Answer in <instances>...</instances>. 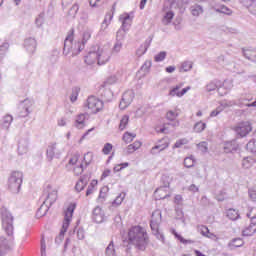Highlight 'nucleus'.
I'll list each match as a JSON object with an SVG mask.
<instances>
[{
    "label": "nucleus",
    "instance_id": "1",
    "mask_svg": "<svg viewBox=\"0 0 256 256\" xmlns=\"http://www.w3.org/2000/svg\"><path fill=\"white\" fill-rule=\"evenodd\" d=\"M128 243L134 245L140 251L147 247V232L141 226L131 227L128 231Z\"/></svg>",
    "mask_w": 256,
    "mask_h": 256
},
{
    "label": "nucleus",
    "instance_id": "2",
    "mask_svg": "<svg viewBox=\"0 0 256 256\" xmlns=\"http://www.w3.org/2000/svg\"><path fill=\"white\" fill-rule=\"evenodd\" d=\"M43 197H45L44 202L36 212V217L38 218L45 217L49 208L57 201V189L53 188L51 184H48L44 189Z\"/></svg>",
    "mask_w": 256,
    "mask_h": 256
},
{
    "label": "nucleus",
    "instance_id": "3",
    "mask_svg": "<svg viewBox=\"0 0 256 256\" xmlns=\"http://www.w3.org/2000/svg\"><path fill=\"white\" fill-rule=\"evenodd\" d=\"M83 49H85V45H83L81 42L73 43V36L69 35L64 41L63 55L67 57V55L72 53V57H75L79 55Z\"/></svg>",
    "mask_w": 256,
    "mask_h": 256
},
{
    "label": "nucleus",
    "instance_id": "4",
    "mask_svg": "<svg viewBox=\"0 0 256 256\" xmlns=\"http://www.w3.org/2000/svg\"><path fill=\"white\" fill-rule=\"evenodd\" d=\"M76 208H77L76 203H71L67 207V209L65 211L62 229H61L59 235L55 239L56 243H61V241H63V238L65 237V233H67V229H69V224L71 223V219H73V213L75 212Z\"/></svg>",
    "mask_w": 256,
    "mask_h": 256
},
{
    "label": "nucleus",
    "instance_id": "5",
    "mask_svg": "<svg viewBox=\"0 0 256 256\" xmlns=\"http://www.w3.org/2000/svg\"><path fill=\"white\" fill-rule=\"evenodd\" d=\"M23 185V172L13 171L8 178V189L11 193L17 194Z\"/></svg>",
    "mask_w": 256,
    "mask_h": 256
},
{
    "label": "nucleus",
    "instance_id": "6",
    "mask_svg": "<svg viewBox=\"0 0 256 256\" xmlns=\"http://www.w3.org/2000/svg\"><path fill=\"white\" fill-rule=\"evenodd\" d=\"M1 219H2V228L4 229L5 233L8 237H12L13 235V215L11 212L7 210V208H1Z\"/></svg>",
    "mask_w": 256,
    "mask_h": 256
},
{
    "label": "nucleus",
    "instance_id": "7",
    "mask_svg": "<svg viewBox=\"0 0 256 256\" xmlns=\"http://www.w3.org/2000/svg\"><path fill=\"white\" fill-rule=\"evenodd\" d=\"M233 131L238 137L243 138L247 137L253 131V126L249 121H242L233 127Z\"/></svg>",
    "mask_w": 256,
    "mask_h": 256
},
{
    "label": "nucleus",
    "instance_id": "8",
    "mask_svg": "<svg viewBox=\"0 0 256 256\" xmlns=\"http://www.w3.org/2000/svg\"><path fill=\"white\" fill-rule=\"evenodd\" d=\"M164 16L162 19L163 25H169L173 18L175 17V12H173V2L166 1L163 7Z\"/></svg>",
    "mask_w": 256,
    "mask_h": 256
},
{
    "label": "nucleus",
    "instance_id": "9",
    "mask_svg": "<svg viewBox=\"0 0 256 256\" xmlns=\"http://www.w3.org/2000/svg\"><path fill=\"white\" fill-rule=\"evenodd\" d=\"M96 53L98 57V65L109 63V60L111 59V50H109V48L96 46Z\"/></svg>",
    "mask_w": 256,
    "mask_h": 256
},
{
    "label": "nucleus",
    "instance_id": "10",
    "mask_svg": "<svg viewBox=\"0 0 256 256\" xmlns=\"http://www.w3.org/2000/svg\"><path fill=\"white\" fill-rule=\"evenodd\" d=\"M86 106L92 113H99L103 109V101L95 96H90L87 99Z\"/></svg>",
    "mask_w": 256,
    "mask_h": 256
},
{
    "label": "nucleus",
    "instance_id": "11",
    "mask_svg": "<svg viewBox=\"0 0 256 256\" xmlns=\"http://www.w3.org/2000/svg\"><path fill=\"white\" fill-rule=\"evenodd\" d=\"M134 98H135V93L132 90L126 91L122 95V99L119 104L120 109H127L131 105V103H133Z\"/></svg>",
    "mask_w": 256,
    "mask_h": 256
},
{
    "label": "nucleus",
    "instance_id": "12",
    "mask_svg": "<svg viewBox=\"0 0 256 256\" xmlns=\"http://www.w3.org/2000/svg\"><path fill=\"white\" fill-rule=\"evenodd\" d=\"M160 223H161V210H155L152 213V218L150 221V227L155 234L159 233Z\"/></svg>",
    "mask_w": 256,
    "mask_h": 256
},
{
    "label": "nucleus",
    "instance_id": "13",
    "mask_svg": "<svg viewBox=\"0 0 256 256\" xmlns=\"http://www.w3.org/2000/svg\"><path fill=\"white\" fill-rule=\"evenodd\" d=\"M63 153V149H59V146H57V143H52L48 146L46 155L49 159V161H53L54 157H59Z\"/></svg>",
    "mask_w": 256,
    "mask_h": 256
},
{
    "label": "nucleus",
    "instance_id": "14",
    "mask_svg": "<svg viewBox=\"0 0 256 256\" xmlns=\"http://www.w3.org/2000/svg\"><path fill=\"white\" fill-rule=\"evenodd\" d=\"M31 107H33V102L31 100L25 99L22 101L19 105L20 117H28L31 113Z\"/></svg>",
    "mask_w": 256,
    "mask_h": 256
},
{
    "label": "nucleus",
    "instance_id": "15",
    "mask_svg": "<svg viewBox=\"0 0 256 256\" xmlns=\"http://www.w3.org/2000/svg\"><path fill=\"white\" fill-rule=\"evenodd\" d=\"M169 147V139L162 138L160 139L154 147L151 149L152 155H157V153H161V151H165Z\"/></svg>",
    "mask_w": 256,
    "mask_h": 256
},
{
    "label": "nucleus",
    "instance_id": "16",
    "mask_svg": "<svg viewBox=\"0 0 256 256\" xmlns=\"http://www.w3.org/2000/svg\"><path fill=\"white\" fill-rule=\"evenodd\" d=\"M183 85V83H180L176 85L173 89H171L169 92L170 97H175V95L176 97H183V95H185L187 91H191V86H187L186 88H183L181 91H179V89H181Z\"/></svg>",
    "mask_w": 256,
    "mask_h": 256
},
{
    "label": "nucleus",
    "instance_id": "17",
    "mask_svg": "<svg viewBox=\"0 0 256 256\" xmlns=\"http://www.w3.org/2000/svg\"><path fill=\"white\" fill-rule=\"evenodd\" d=\"M89 181H91V175L86 174L80 177L79 181L75 185V189L78 193H81L85 187L89 184Z\"/></svg>",
    "mask_w": 256,
    "mask_h": 256
},
{
    "label": "nucleus",
    "instance_id": "18",
    "mask_svg": "<svg viewBox=\"0 0 256 256\" xmlns=\"http://www.w3.org/2000/svg\"><path fill=\"white\" fill-rule=\"evenodd\" d=\"M154 195L158 200L167 199V197H171V194L169 193V186L165 185L156 189Z\"/></svg>",
    "mask_w": 256,
    "mask_h": 256
},
{
    "label": "nucleus",
    "instance_id": "19",
    "mask_svg": "<svg viewBox=\"0 0 256 256\" xmlns=\"http://www.w3.org/2000/svg\"><path fill=\"white\" fill-rule=\"evenodd\" d=\"M84 61L86 65H95V63H98L97 47H94L90 52H88Z\"/></svg>",
    "mask_w": 256,
    "mask_h": 256
},
{
    "label": "nucleus",
    "instance_id": "20",
    "mask_svg": "<svg viewBox=\"0 0 256 256\" xmlns=\"http://www.w3.org/2000/svg\"><path fill=\"white\" fill-rule=\"evenodd\" d=\"M235 105H237L235 101L222 102L219 107L210 113V117H217V115H219L223 109H227V107H233Z\"/></svg>",
    "mask_w": 256,
    "mask_h": 256
},
{
    "label": "nucleus",
    "instance_id": "21",
    "mask_svg": "<svg viewBox=\"0 0 256 256\" xmlns=\"http://www.w3.org/2000/svg\"><path fill=\"white\" fill-rule=\"evenodd\" d=\"M92 219L95 221V223H103L105 220V212H103V209L101 207L97 206L93 210Z\"/></svg>",
    "mask_w": 256,
    "mask_h": 256
},
{
    "label": "nucleus",
    "instance_id": "22",
    "mask_svg": "<svg viewBox=\"0 0 256 256\" xmlns=\"http://www.w3.org/2000/svg\"><path fill=\"white\" fill-rule=\"evenodd\" d=\"M237 151H239V144L237 143V140H232L224 145L225 153H235Z\"/></svg>",
    "mask_w": 256,
    "mask_h": 256
},
{
    "label": "nucleus",
    "instance_id": "23",
    "mask_svg": "<svg viewBox=\"0 0 256 256\" xmlns=\"http://www.w3.org/2000/svg\"><path fill=\"white\" fill-rule=\"evenodd\" d=\"M222 85L223 82H221L220 80H212L206 85V91L210 93L211 91H215V89H218V93H221V89H219V87H222Z\"/></svg>",
    "mask_w": 256,
    "mask_h": 256
},
{
    "label": "nucleus",
    "instance_id": "24",
    "mask_svg": "<svg viewBox=\"0 0 256 256\" xmlns=\"http://www.w3.org/2000/svg\"><path fill=\"white\" fill-rule=\"evenodd\" d=\"M212 10L216 13H222L223 15H231L233 11L225 5L212 4Z\"/></svg>",
    "mask_w": 256,
    "mask_h": 256
},
{
    "label": "nucleus",
    "instance_id": "25",
    "mask_svg": "<svg viewBox=\"0 0 256 256\" xmlns=\"http://www.w3.org/2000/svg\"><path fill=\"white\" fill-rule=\"evenodd\" d=\"M29 151V140L21 139L18 143V154L19 155H26Z\"/></svg>",
    "mask_w": 256,
    "mask_h": 256
},
{
    "label": "nucleus",
    "instance_id": "26",
    "mask_svg": "<svg viewBox=\"0 0 256 256\" xmlns=\"http://www.w3.org/2000/svg\"><path fill=\"white\" fill-rule=\"evenodd\" d=\"M24 45L28 53H35V49H37V40L34 38H28L25 40Z\"/></svg>",
    "mask_w": 256,
    "mask_h": 256
},
{
    "label": "nucleus",
    "instance_id": "27",
    "mask_svg": "<svg viewBox=\"0 0 256 256\" xmlns=\"http://www.w3.org/2000/svg\"><path fill=\"white\" fill-rule=\"evenodd\" d=\"M11 247L9 246V242L7 241V238L4 236H0V255L3 256L7 251H9Z\"/></svg>",
    "mask_w": 256,
    "mask_h": 256
},
{
    "label": "nucleus",
    "instance_id": "28",
    "mask_svg": "<svg viewBox=\"0 0 256 256\" xmlns=\"http://www.w3.org/2000/svg\"><path fill=\"white\" fill-rule=\"evenodd\" d=\"M242 53L246 59H248L249 61H254L256 63L255 49H242Z\"/></svg>",
    "mask_w": 256,
    "mask_h": 256
},
{
    "label": "nucleus",
    "instance_id": "29",
    "mask_svg": "<svg viewBox=\"0 0 256 256\" xmlns=\"http://www.w3.org/2000/svg\"><path fill=\"white\" fill-rule=\"evenodd\" d=\"M175 127H179V121L164 124V126L160 129V133H171V129L173 130Z\"/></svg>",
    "mask_w": 256,
    "mask_h": 256
},
{
    "label": "nucleus",
    "instance_id": "30",
    "mask_svg": "<svg viewBox=\"0 0 256 256\" xmlns=\"http://www.w3.org/2000/svg\"><path fill=\"white\" fill-rule=\"evenodd\" d=\"M85 119H87V114H79L77 117H76V120H75V127L77 129H83V127H85Z\"/></svg>",
    "mask_w": 256,
    "mask_h": 256
},
{
    "label": "nucleus",
    "instance_id": "31",
    "mask_svg": "<svg viewBox=\"0 0 256 256\" xmlns=\"http://www.w3.org/2000/svg\"><path fill=\"white\" fill-rule=\"evenodd\" d=\"M190 12L192 13L193 17H199V15H203V6L194 4L190 7Z\"/></svg>",
    "mask_w": 256,
    "mask_h": 256
},
{
    "label": "nucleus",
    "instance_id": "32",
    "mask_svg": "<svg viewBox=\"0 0 256 256\" xmlns=\"http://www.w3.org/2000/svg\"><path fill=\"white\" fill-rule=\"evenodd\" d=\"M120 21H122V29L129 31V27H131V16L129 14H125V16L120 17Z\"/></svg>",
    "mask_w": 256,
    "mask_h": 256
},
{
    "label": "nucleus",
    "instance_id": "33",
    "mask_svg": "<svg viewBox=\"0 0 256 256\" xmlns=\"http://www.w3.org/2000/svg\"><path fill=\"white\" fill-rule=\"evenodd\" d=\"M150 45H151V39L149 40V42L146 41L144 45L140 46V48L136 51V54L138 55V57L145 55Z\"/></svg>",
    "mask_w": 256,
    "mask_h": 256
},
{
    "label": "nucleus",
    "instance_id": "34",
    "mask_svg": "<svg viewBox=\"0 0 256 256\" xmlns=\"http://www.w3.org/2000/svg\"><path fill=\"white\" fill-rule=\"evenodd\" d=\"M255 232H256V226L250 224L246 229L242 231V235L244 237H251V235H255Z\"/></svg>",
    "mask_w": 256,
    "mask_h": 256
},
{
    "label": "nucleus",
    "instance_id": "35",
    "mask_svg": "<svg viewBox=\"0 0 256 256\" xmlns=\"http://www.w3.org/2000/svg\"><path fill=\"white\" fill-rule=\"evenodd\" d=\"M141 142L135 141L133 144L128 145L127 147V155H131V153H135L137 149H140Z\"/></svg>",
    "mask_w": 256,
    "mask_h": 256
},
{
    "label": "nucleus",
    "instance_id": "36",
    "mask_svg": "<svg viewBox=\"0 0 256 256\" xmlns=\"http://www.w3.org/2000/svg\"><path fill=\"white\" fill-rule=\"evenodd\" d=\"M200 233L203 237H208V239H215V234L209 232V228L207 226H200Z\"/></svg>",
    "mask_w": 256,
    "mask_h": 256
},
{
    "label": "nucleus",
    "instance_id": "37",
    "mask_svg": "<svg viewBox=\"0 0 256 256\" xmlns=\"http://www.w3.org/2000/svg\"><path fill=\"white\" fill-rule=\"evenodd\" d=\"M227 217L228 219H231V221H237V218L239 217V211L230 208L227 210Z\"/></svg>",
    "mask_w": 256,
    "mask_h": 256
},
{
    "label": "nucleus",
    "instance_id": "38",
    "mask_svg": "<svg viewBox=\"0 0 256 256\" xmlns=\"http://www.w3.org/2000/svg\"><path fill=\"white\" fill-rule=\"evenodd\" d=\"M243 101H249L247 99L244 98H240L238 101H235V105H238V107H256V100L252 103H245Z\"/></svg>",
    "mask_w": 256,
    "mask_h": 256
},
{
    "label": "nucleus",
    "instance_id": "39",
    "mask_svg": "<svg viewBox=\"0 0 256 256\" xmlns=\"http://www.w3.org/2000/svg\"><path fill=\"white\" fill-rule=\"evenodd\" d=\"M11 123H13V116L6 115L3 117L2 127H4V129H9V127L11 126Z\"/></svg>",
    "mask_w": 256,
    "mask_h": 256
},
{
    "label": "nucleus",
    "instance_id": "40",
    "mask_svg": "<svg viewBox=\"0 0 256 256\" xmlns=\"http://www.w3.org/2000/svg\"><path fill=\"white\" fill-rule=\"evenodd\" d=\"M207 127V124L205 122L199 121L194 125V131L195 133H202V131H205Z\"/></svg>",
    "mask_w": 256,
    "mask_h": 256
},
{
    "label": "nucleus",
    "instance_id": "41",
    "mask_svg": "<svg viewBox=\"0 0 256 256\" xmlns=\"http://www.w3.org/2000/svg\"><path fill=\"white\" fill-rule=\"evenodd\" d=\"M127 125H129V115H124L119 124L120 131H124V129L127 128Z\"/></svg>",
    "mask_w": 256,
    "mask_h": 256
},
{
    "label": "nucleus",
    "instance_id": "42",
    "mask_svg": "<svg viewBox=\"0 0 256 256\" xmlns=\"http://www.w3.org/2000/svg\"><path fill=\"white\" fill-rule=\"evenodd\" d=\"M113 19V13L106 14L104 21L102 22L101 29H107L109 27V23H111Z\"/></svg>",
    "mask_w": 256,
    "mask_h": 256
},
{
    "label": "nucleus",
    "instance_id": "43",
    "mask_svg": "<svg viewBox=\"0 0 256 256\" xmlns=\"http://www.w3.org/2000/svg\"><path fill=\"white\" fill-rule=\"evenodd\" d=\"M106 256H114L115 255V245L113 244V241L109 243V245L106 247L105 250Z\"/></svg>",
    "mask_w": 256,
    "mask_h": 256
},
{
    "label": "nucleus",
    "instance_id": "44",
    "mask_svg": "<svg viewBox=\"0 0 256 256\" xmlns=\"http://www.w3.org/2000/svg\"><path fill=\"white\" fill-rule=\"evenodd\" d=\"M167 57V52L161 51L160 53L156 54L154 56V61L156 63H161V61H165V58Z\"/></svg>",
    "mask_w": 256,
    "mask_h": 256
},
{
    "label": "nucleus",
    "instance_id": "45",
    "mask_svg": "<svg viewBox=\"0 0 256 256\" xmlns=\"http://www.w3.org/2000/svg\"><path fill=\"white\" fill-rule=\"evenodd\" d=\"M125 33H127V30L120 28L116 33V41L123 42V39H125Z\"/></svg>",
    "mask_w": 256,
    "mask_h": 256
},
{
    "label": "nucleus",
    "instance_id": "46",
    "mask_svg": "<svg viewBox=\"0 0 256 256\" xmlns=\"http://www.w3.org/2000/svg\"><path fill=\"white\" fill-rule=\"evenodd\" d=\"M243 246V240L241 238H235L231 243L230 247L231 249H237V247Z\"/></svg>",
    "mask_w": 256,
    "mask_h": 256
},
{
    "label": "nucleus",
    "instance_id": "47",
    "mask_svg": "<svg viewBox=\"0 0 256 256\" xmlns=\"http://www.w3.org/2000/svg\"><path fill=\"white\" fill-rule=\"evenodd\" d=\"M136 137L137 135H135L134 133L126 132L123 135V141H125V143H131V141H133V139H135Z\"/></svg>",
    "mask_w": 256,
    "mask_h": 256
},
{
    "label": "nucleus",
    "instance_id": "48",
    "mask_svg": "<svg viewBox=\"0 0 256 256\" xmlns=\"http://www.w3.org/2000/svg\"><path fill=\"white\" fill-rule=\"evenodd\" d=\"M187 143H189V140L182 138L175 142L173 149H181V147H183V145H187Z\"/></svg>",
    "mask_w": 256,
    "mask_h": 256
},
{
    "label": "nucleus",
    "instance_id": "49",
    "mask_svg": "<svg viewBox=\"0 0 256 256\" xmlns=\"http://www.w3.org/2000/svg\"><path fill=\"white\" fill-rule=\"evenodd\" d=\"M121 49H123V42L116 40L112 49V53H121Z\"/></svg>",
    "mask_w": 256,
    "mask_h": 256
},
{
    "label": "nucleus",
    "instance_id": "50",
    "mask_svg": "<svg viewBox=\"0 0 256 256\" xmlns=\"http://www.w3.org/2000/svg\"><path fill=\"white\" fill-rule=\"evenodd\" d=\"M191 69H193V64L191 62H183L180 71L186 73L187 71H191Z\"/></svg>",
    "mask_w": 256,
    "mask_h": 256
},
{
    "label": "nucleus",
    "instance_id": "51",
    "mask_svg": "<svg viewBox=\"0 0 256 256\" xmlns=\"http://www.w3.org/2000/svg\"><path fill=\"white\" fill-rule=\"evenodd\" d=\"M197 147H198L199 151H201V153H207V151H209V144H207V142H205V141L197 144Z\"/></svg>",
    "mask_w": 256,
    "mask_h": 256
},
{
    "label": "nucleus",
    "instance_id": "52",
    "mask_svg": "<svg viewBox=\"0 0 256 256\" xmlns=\"http://www.w3.org/2000/svg\"><path fill=\"white\" fill-rule=\"evenodd\" d=\"M178 116L179 114L177 112L170 110L166 114V119H168V121H175V119H177Z\"/></svg>",
    "mask_w": 256,
    "mask_h": 256
},
{
    "label": "nucleus",
    "instance_id": "53",
    "mask_svg": "<svg viewBox=\"0 0 256 256\" xmlns=\"http://www.w3.org/2000/svg\"><path fill=\"white\" fill-rule=\"evenodd\" d=\"M90 39H91V30L84 31L81 44L85 45V43H87Z\"/></svg>",
    "mask_w": 256,
    "mask_h": 256
},
{
    "label": "nucleus",
    "instance_id": "54",
    "mask_svg": "<svg viewBox=\"0 0 256 256\" xmlns=\"http://www.w3.org/2000/svg\"><path fill=\"white\" fill-rule=\"evenodd\" d=\"M175 237H176V239H178V241H180V243H183V245L195 243V241L187 240V239L183 238V236H181V235H179L177 233H175Z\"/></svg>",
    "mask_w": 256,
    "mask_h": 256
},
{
    "label": "nucleus",
    "instance_id": "55",
    "mask_svg": "<svg viewBox=\"0 0 256 256\" xmlns=\"http://www.w3.org/2000/svg\"><path fill=\"white\" fill-rule=\"evenodd\" d=\"M111 151H113V144L106 143L102 149V153H104V155H109Z\"/></svg>",
    "mask_w": 256,
    "mask_h": 256
},
{
    "label": "nucleus",
    "instance_id": "56",
    "mask_svg": "<svg viewBox=\"0 0 256 256\" xmlns=\"http://www.w3.org/2000/svg\"><path fill=\"white\" fill-rule=\"evenodd\" d=\"M79 11V4H74L71 8H70V10H69V12H68V15L70 16V17H75V15H77V12Z\"/></svg>",
    "mask_w": 256,
    "mask_h": 256
},
{
    "label": "nucleus",
    "instance_id": "57",
    "mask_svg": "<svg viewBox=\"0 0 256 256\" xmlns=\"http://www.w3.org/2000/svg\"><path fill=\"white\" fill-rule=\"evenodd\" d=\"M151 65H153L151 60H146L141 67V71H144V73H147V71H149V69H151Z\"/></svg>",
    "mask_w": 256,
    "mask_h": 256
},
{
    "label": "nucleus",
    "instance_id": "58",
    "mask_svg": "<svg viewBox=\"0 0 256 256\" xmlns=\"http://www.w3.org/2000/svg\"><path fill=\"white\" fill-rule=\"evenodd\" d=\"M195 162L193 161V157H186L184 159V166H186L188 169L193 167Z\"/></svg>",
    "mask_w": 256,
    "mask_h": 256
},
{
    "label": "nucleus",
    "instance_id": "59",
    "mask_svg": "<svg viewBox=\"0 0 256 256\" xmlns=\"http://www.w3.org/2000/svg\"><path fill=\"white\" fill-rule=\"evenodd\" d=\"M223 87L226 89V91H231V89H233V80H225Z\"/></svg>",
    "mask_w": 256,
    "mask_h": 256
},
{
    "label": "nucleus",
    "instance_id": "60",
    "mask_svg": "<svg viewBox=\"0 0 256 256\" xmlns=\"http://www.w3.org/2000/svg\"><path fill=\"white\" fill-rule=\"evenodd\" d=\"M114 83H117V77H116V76H110V77L104 82V85L107 87V85H114Z\"/></svg>",
    "mask_w": 256,
    "mask_h": 256
},
{
    "label": "nucleus",
    "instance_id": "61",
    "mask_svg": "<svg viewBox=\"0 0 256 256\" xmlns=\"http://www.w3.org/2000/svg\"><path fill=\"white\" fill-rule=\"evenodd\" d=\"M9 49V43L4 42L3 44L0 45V55H3L6 53Z\"/></svg>",
    "mask_w": 256,
    "mask_h": 256
},
{
    "label": "nucleus",
    "instance_id": "62",
    "mask_svg": "<svg viewBox=\"0 0 256 256\" xmlns=\"http://www.w3.org/2000/svg\"><path fill=\"white\" fill-rule=\"evenodd\" d=\"M123 199H125V194H120L116 197L113 204L114 205H121V203H123Z\"/></svg>",
    "mask_w": 256,
    "mask_h": 256
},
{
    "label": "nucleus",
    "instance_id": "63",
    "mask_svg": "<svg viewBox=\"0 0 256 256\" xmlns=\"http://www.w3.org/2000/svg\"><path fill=\"white\" fill-rule=\"evenodd\" d=\"M248 11L256 17V0L248 7Z\"/></svg>",
    "mask_w": 256,
    "mask_h": 256
},
{
    "label": "nucleus",
    "instance_id": "64",
    "mask_svg": "<svg viewBox=\"0 0 256 256\" xmlns=\"http://www.w3.org/2000/svg\"><path fill=\"white\" fill-rule=\"evenodd\" d=\"M249 197L251 199V201H255L256 202V190H249Z\"/></svg>",
    "mask_w": 256,
    "mask_h": 256
}]
</instances>
